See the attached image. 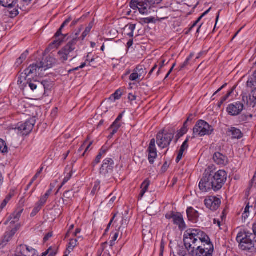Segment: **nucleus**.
I'll return each instance as SVG.
<instances>
[{
  "mask_svg": "<svg viewBox=\"0 0 256 256\" xmlns=\"http://www.w3.org/2000/svg\"><path fill=\"white\" fill-rule=\"evenodd\" d=\"M210 238L204 232L200 229H188L186 230L184 236V243L188 254L190 251L194 250Z\"/></svg>",
  "mask_w": 256,
  "mask_h": 256,
  "instance_id": "nucleus-1",
  "label": "nucleus"
},
{
  "mask_svg": "<svg viewBox=\"0 0 256 256\" xmlns=\"http://www.w3.org/2000/svg\"><path fill=\"white\" fill-rule=\"evenodd\" d=\"M240 248L250 253L256 252V236L252 233L242 230L240 232L236 238Z\"/></svg>",
  "mask_w": 256,
  "mask_h": 256,
  "instance_id": "nucleus-2",
  "label": "nucleus"
},
{
  "mask_svg": "<svg viewBox=\"0 0 256 256\" xmlns=\"http://www.w3.org/2000/svg\"><path fill=\"white\" fill-rule=\"evenodd\" d=\"M163 0H132L130 6L133 10H138L142 14H148L151 13L154 5L160 4Z\"/></svg>",
  "mask_w": 256,
  "mask_h": 256,
  "instance_id": "nucleus-3",
  "label": "nucleus"
},
{
  "mask_svg": "<svg viewBox=\"0 0 256 256\" xmlns=\"http://www.w3.org/2000/svg\"><path fill=\"white\" fill-rule=\"evenodd\" d=\"M176 130L174 128H168L159 132L156 136V142L158 146L162 148L168 146L174 138Z\"/></svg>",
  "mask_w": 256,
  "mask_h": 256,
  "instance_id": "nucleus-4",
  "label": "nucleus"
},
{
  "mask_svg": "<svg viewBox=\"0 0 256 256\" xmlns=\"http://www.w3.org/2000/svg\"><path fill=\"white\" fill-rule=\"evenodd\" d=\"M190 256H213L214 246L210 239L203 244H200L194 250L190 251Z\"/></svg>",
  "mask_w": 256,
  "mask_h": 256,
  "instance_id": "nucleus-5",
  "label": "nucleus"
},
{
  "mask_svg": "<svg viewBox=\"0 0 256 256\" xmlns=\"http://www.w3.org/2000/svg\"><path fill=\"white\" fill-rule=\"evenodd\" d=\"M212 183H214V191L217 192L220 190L227 179V174L224 170H219L216 172H210Z\"/></svg>",
  "mask_w": 256,
  "mask_h": 256,
  "instance_id": "nucleus-6",
  "label": "nucleus"
},
{
  "mask_svg": "<svg viewBox=\"0 0 256 256\" xmlns=\"http://www.w3.org/2000/svg\"><path fill=\"white\" fill-rule=\"evenodd\" d=\"M48 86V84L46 81L44 80L40 82L35 79L29 78L25 84L24 88H30L36 94H42L43 92L46 91Z\"/></svg>",
  "mask_w": 256,
  "mask_h": 256,
  "instance_id": "nucleus-7",
  "label": "nucleus"
},
{
  "mask_svg": "<svg viewBox=\"0 0 256 256\" xmlns=\"http://www.w3.org/2000/svg\"><path fill=\"white\" fill-rule=\"evenodd\" d=\"M212 126L204 120H198L193 128L194 134H197L200 136L210 135L214 132Z\"/></svg>",
  "mask_w": 256,
  "mask_h": 256,
  "instance_id": "nucleus-8",
  "label": "nucleus"
},
{
  "mask_svg": "<svg viewBox=\"0 0 256 256\" xmlns=\"http://www.w3.org/2000/svg\"><path fill=\"white\" fill-rule=\"evenodd\" d=\"M114 168V162L111 158H106L103 160L100 168L99 174L100 177L109 178L112 174Z\"/></svg>",
  "mask_w": 256,
  "mask_h": 256,
  "instance_id": "nucleus-9",
  "label": "nucleus"
},
{
  "mask_svg": "<svg viewBox=\"0 0 256 256\" xmlns=\"http://www.w3.org/2000/svg\"><path fill=\"white\" fill-rule=\"evenodd\" d=\"M17 0H0V4L5 7V15L10 18H14L19 14L18 10L14 8Z\"/></svg>",
  "mask_w": 256,
  "mask_h": 256,
  "instance_id": "nucleus-10",
  "label": "nucleus"
},
{
  "mask_svg": "<svg viewBox=\"0 0 256 256\" xmlns=\"http://www.w3.org/2000/svg\"><path fill=\"white\" fill-rule=\"evenodd\" d=\"M209 170H206L204 176L199 183V188L200 190L204 192H208L211 190H214V183L212 179Z\"/></svg>",
  "mask_w": 256,
  "mask_h": 256,
  "instance_id": "nucleus-11",
  "label": "nucleus"
},
{
  "mask_svg": "<svg viewBox=\"0 0 256 256\" xmlns=\"http://www.w3.org/2000/svg\"><path fill=\"white\" fill-rule=\"evenodd\" d=\"M36 122V117H32L24 122H18L16 125V128L20 131L23 135H28L32 130Z\"/></svg>",
  "mask_w": 256,
  "mask_h": 256,
  "instance_id": "nucleus-12",
  "label": "nucleus"
},
{
  "mask_svg": "<svg viewBox=\"0 0 256 256\" xmlns=\"http://www.w3.org/2000/svg\"><path fill=\"white\" fill-rule=\"evenodd\" d=\"M244 109V103L242 102H236L229 104L226 108V112L230 116H236L240 115Z\"/></svg>",
  "mask_w": 256,
  "mask_h": 256,
  "instance_id": "nucleus-13",
  "label": "nucleus"
},
{
  "mask_svg": "<svg viewBox=\"0 0 256 256\" xmlns=\"http://www.w3.org/2000/svg\"><path fill=\"white\" fill-rule=\"evenodd\" d=\"M72 20V18L71 16H69L67 19H66L64 22L62 23L60 28L56 33L54 36L57 38L60 36H61V38H58V39H56L52 43V45H54L56 47L59 46L61 44L64 42V39L67 36L68 34H62V30L64 28V26H67Z\"/></svg>",
  "mask_w": 256,
  "mask_h": 256,
  "instance_id": "nucleus-14",
  "label": "nucleus"
},
{
  "mask_svg": "<svg viewBox=\"0 0 256 256\" xmlns=\"http://www.w3.org/2000/svg\"><path fill=\"white\" fill-rule=\"evenodd\" d=\"M220 200L216 196H210L204 200V204L206 208L212 211L216 210L220 207Z\"/></svg>",
  "mask_w": 256,
  "mask_h": 256,
  "instance_id": "nucleus-15",
  "label": "nucleus"
},
{
  "mask_svg": "<svg viewBox=\"0 0 256 256\" xmlns=\"http://www.w3.org/2000/svg\"><path fill=\"white\" fill-rule=\"evenodd\" d=\"M78 40L76 38H73L67 44L62 48V52H64L68 56L72 57V60L75 56L72 54V52L76 49V46L77 44Z\"/></svg>",
  "mask_w": 256,
  "mask_h": 256,
  "instance_id": "nucleus-16",
  "label": "nucleus"
},
{
  "mask_svg": "<svg viewBox=\"0 0 256 256\" xmlns=\"http://www.w3.org/2000/svg\"><path fill=\"white\" fill-rule=\"evenodd\" d=\"M17 230V228L15 227L12 228L10 230L6 231L2 238V240L0 242V246H2V247L6 246V244L12 240Z\"/></svg>",
  "mask_w": 256,
  "mask_h": 256,
  "instance_id": "nucleus-17",
  "label": "nucleus"
},
{
  "mask_svg": "<svg viewBox=\"0 0 256 256\" xmlns=\"http://www.w3.org/2000/svg\"><path fill=\"white\" fill-rule=\"evenodd\" d=\"M212 158L215 163L221 166L226 165L228 161V157L220 152H216L213 155Z\"/></svg>",
  "mask_w": 256,
  "mask_h": 256,
  "instance_id": "nucleus-18",
  "label": "nucleus"
},
{
  "mask_svg": "<svg viewBox=\"0 0 256 256\" xmlns=\"http://www.w3.org/2000/svg\"><path fill=\"white\" fill-rule=\"evenodd\" d=\"M54 62V58L51 56H46L45 59H43L42 61L38 63L39 64V68H44L45 70L52 68Z\"/></svg>",
  "mask_w": 256,
  "mask_h": 256,
  "instance_id": "nucleus-19",
  "label": "nucleus"
},
{
  "mask_svg": "<svg viewBox=\"0 0 256 256\" xmlns=\"http://www.w3.org/2000/svg\"><path fill=\"white\" fill-rule=\"evenodd\" d=\"M187 216L188 220L193 223L198 222L199 214L198 211L192 207H188L186 210Z\"/></svg>",
  "mask_w": 256,
  "mask_h": 256,
  "instance_id": "nucleus-20",
  "label": "nucleus"
},
{
  "mask_svg": "<svg viewBox=\"0 0 256 256\" xmlns=\"http://www.w3.org/2000/svg\"><path fill=\"white\" fill-rule=\"evenodd\" d=\"M174 224L178 225L180 230H184L186 228V224L184 222L182 216L179 212L176 213L174 219L173 220Z\"/></svg>",
  "mask_w": 256,
  "mask_h": 256,
  "instance_id": "nucleus-21",
  "label": "nucleus"
},
{
  "mask_svg": "<svg viewBox=\"0 0 256 256\" xmlns=\"http://www.w3.org/2000/svg\"><path fill=\"white\" fill-rule=\"evenodd\" d=\"M121 126V122H116V120H115L108 129V130H112V132L108 136V138H111L114 136V135L117 132L118 130Z\"/></svg>",
  "mask_w": 256,
  "mask_h": 256,
  "instance_id": "nucleus-22",
  "label": "nucleus"
},
{
  "mask_svg": "<svg viewBox=\"0 0 256 256\" xmlns=\"http://www.w3.org/2000/svg\"><path fill=\"white\" fill-rule=\"evenodd\" d=\"M228 132L231 134L232 138L240 139L242 136V134L240 130L235 127H231Z\"/></svg>",
  "mask_w": 256,
  "mask_h": 256,
  "instance_id": "nucleus-23",
  "label": "nucleus"
},
{
  "mask_svg": "<svg viewBox=\"0 0 256 256\" xmlns=\"http://www.w3.org/2000/svg\"><path fill=\"white\" fill-rule=\"evenodd\" d=\"M150 184V181L148 180H146L141 185L142 190L138 196V200H141L144 196V194L147 192Z\"/></svg>",
  "mask_w": 256,
  "mask_h": 256,
  "instance_id": "nucleus-24",
  "label": "nucleus"
},
{
  "mask_svg": "<svg viewBox=\"0 0 256 256\" xmlns=\"http://www.w3.org/2000/svg\"><path fill=\"white\" fill-rule=\"evenodd\" d=\"M188 125H186V122H184L182 127L180 128V130L178 131L177 134L176 136V140L175 142L176 143L178 141V139L183 136L188 131Z\"/></svg>",
  "mask_w": 256,
  "mask_h": 256,
  "instance_id": "nucleus-25",
  "label": "nucleus"
},
{
  "mask_svg": "<svg viewBox=\"0 0 256 256\" xmlns=\"http://www.w3.org/2000/svg\"><path fill=\"white\" fill-rule=\"evenodd\" d=\"M148 150L149 152L148 156V160L151 164H153L154 159L157 157L156 148L148 149Z\"/></svg>",
  "mask_w": 256,
  "mask_h": 256,
  "instance_id": "nucleus-26",
  "label": "nucleus"
},
{
  "mask_svg": "<svg viewBox=\"0 0 256 256\" xmlns=\"http://www.w3.org/2000/svg\"><path fill=\"white\" fill-rule=\"evenodd\" d=\"M23 210H20L18 212H14L9 218L10 220L13 219L10 223H15L19 220V218Z\"/></svg>",
  "mask_w": 256,
  "mask_h": 256,
  "instance_id": "nucleus-27",
  "label": "nucleus"
},
{
  "mask_svg": "<svg viewBox=\"0 0 256 256\" xmlns=\"http://www.w3.org/2000/svg\"><path fill=\"white\" fill-rule=\"evenodd\" d=\"M134 72L138 74L139 77L143 79L144 75L146 74V69L144 68L142 66H138L134 69Z\"/></svg>",
  "mask_w": 256,
  "mask_h": 256,
  "instance_id": "nucleus-28",
  "label": "nucleus"
},
{
  "mask_svg": "<svg viewBox=\"0 0 256 256\" xmlns=\"http://www.w3.org/2000/svg\"><path fill=\"white\" fill-rule=\"evenodd\" d=\"M250 106L252 107L256 104V88L252 90L250 95Z\"/></svg>",
  "mask_w": 256,
  "mask_h": 256,
  "instance_id": "nucleus-29",
  "label": "nucleus"
},
{
  "mask_svg": "<svg viewBox=\"0 0 256 256\" xmlns=\"http://www.w3.org/2000/svg\"><path fill=\"white\" fill-rule=\"evenodd\" d=\"M256 84V68L253 73L252 77L248 78L246 84L248 87L252 88Z\"/></svg>",
  "mask_w": 256,
  "mask_h": 256,
  "instance_id": "nucleus-30",
  "label": "nucleus"
},
{
  "mask_svg": "<svg viewBox=\"0 0 256 256\" xmlns=\"http://www.w3.org/2000/svg\"><path fill=\"white\" fill-rule=\"evenodd\" d=\"M52 191V188L48 190L44 194V196H42L40 200L38 202L40 204L44 206L45 203L46 202L48 196L51 194V192Z\"/></svg>",
  "mask_w": 256,
  "mask_h": 256,
  "instance_id": "nucleus-31",
  "label": "nucleus"
},
{
  "mask_svg": "<svg viewBox=\"0 0 256 256\" xmlns=\"http://www.w3.org/2000/svg\"><path fill=\"white\" fill-rule=\"evenodd\" d=\"M0 152L3 154H6L8 152V147L2 138H0Z\"/></svg>",
  "mask_w": 256,
  "mask_h": 256,
  "instance_id": "nucleus-32",
  "label": "nucleus"
},
{
  "mask_svg": "<svg viewBox=\"0 0 256 256\" xmlns=\"http://www.w3.org/2000/svg\"><path fill=\"white\" fill-rule=\"evenodd\" d=\"M28 54V50H26L21 54L20 56L16 60V64H17V66H18L22 63L23 61L26 60Z\"/></svg>",
  "mask_w": 256,
  "mask_h": 256,
  "instance_id": "nucleus-33",
  "label": "nucleus"
},
{
  "mask_svg": "<svg viewBox=\"0 0 256 256\" xmlns=\"http://www.w3.org/2000/svg\"><path fill=\"white\" fill-rule=\"evenodd\" d=\"M100 182L99 180H96L94 183V186L92 188V190L91 192V194L92 195H94L99 191L100 190Z\"/></svg>",
  "mask_w": 256,
  "mask_h": 256,
  "instance_id": "nucleus-34",
  "label": "nucleus"
},
{
  "mask_svg": "<svg viewBox=\"0 0 256 256\" xmlns=\"http://www.w3.org/2000/svg\"><path fill=\"white\" fill-rule=\"evenodd\" d=\"M42 205L40 204L39 202H38L36 204V206L32 210V212L30 214V216L34 217V216L38 212L41 210Z\"/></svg>",
  "mask_w": 256,
  "mask_h": 256,
  "instance_id": "nucleus-35",
  "label": "nucleus"
},
{
  "mask_svg": "<svg viewBox=\"0 0 256 256\" xmlns=\"http://www.w3.org/2000/svg\"><path fill=\"white\" fill-rule=\"evenodd\" d=\"M141 22L142 24H148L150 23H155V18L153 16H150L146 18H143L141 19Z\"/></svg>",
  "mask_w": 256,
  "mask_h": 256,
  "instance_id": "nucleus-36",
  "label": "nucleus"
},
{
  "mask_svg": "<svg viewBox=\"0 0 256 256\" xmlns=\"http://www.w3.org/2000/svg\"><path fill=\"white\" fill-rule=\"evenodd\" d=\"M129 79L132 81L137 80L141 81L142 80V78H140L139 77L138 74L137 72H134V70L133 72L130 76Z\"/></svg>",
  "mask_w": 256,
  "mask_h": 256,
  "instance_id": "nucleus-37",
  "label": "nucleus"
},
{
  "mask_svg": "<svg viewBox=\"0 0 256 256\" xmlns=\"http://www.w3.org/2000/svg\"><path fill=\"white\" fill-rule=\"evenodd\" d=\"M60 60L64 62V61H66L68 60V56H67V54L64 52H62V49L60 50L58 53Z\"/></svg>",
  "mask_w": 256,
  "mask_h": 256,
  "instance_id": "nucleus-38",
  "label": "nucleus"
},
{
  "mask_svg": "<svg viewBox=\"0 0 256 256\" xmlns=\"http://www.w3.org/2000/svg\"><path fill=\"white\" fill-rule=\"evenodd\" d=\"M40 69L39 68V64L38 63H36L35 64H32L28 68L29 71L31 74H34L36 72L37 69Z\"/></svg>",
  "mask_w": 256,
  "mask_h": 256,
  "instance_id": "nucleus-39",
  "label": "nucleus"
},
{
  "mask_svg": "<svg viewBox=\"0 0 256 256\" xmlns=\"http://www.w3.org/2000/svg\"><path fill=\"white\" fill-rule=\"evenodd\" d=\"M235 88H236V87H234V86L228 92V93L226 94V96H224L221 98V104H223L224 102H226L228 99V98L234 92Z\"/></svg>",
  "mask_w": 256,
  "mask_h": 256,
  "instance_id": "nucleus-40",
  "label": "nucleus"
},
{
  "mask_svg": "<svg viewBox=\"0 0 256 256\" xmlns=\"http://www.w3.org/2000/svg\"><path fill=\"white\" fill-rule=\"evenodd\" d=\"M193 56V54H191L188 58L186 60L182 63L180 66V70H182L184 68H185L189 63L190 60L192 58Z\"/></svg>",
  "mask_w": 256,
  "mask_h": 256,
  "instance_id": "nucleus-41",
  "label": "nucleus"
},
{
  "mask_svg": "<svg viewBox=\"0 0 256 256\" xmlns=\"http://www.w3.org/2000/svg\"><path fill=\"white\" fill-rule=\"evenodd\" d=\"M102 156H100V154H98V156H96L95 160L94 161L92 162V168H94L95 166L100 162V160L102 158Z\"/></svg>",
  "mask_w": 256,
  "mask_h": 256,
  "instance_id": "nucleus-42",
  "label": "nucleus"
},
{
  "mask_svg": "<svg viewBox=\"0 0 256 256\" xmlns=\"http://www.w3.org/2000/svg\"><path fill=\"white\" fill-rule=\"evenodd\" d=\"M185 150H182V148H180L179 152H178V156L176 158V163H178L180 160L182 158V156H183V154Z\"/></svg>",
  "mask_w": 256,
  "mask_h": 256,
  "instance_id": "nucleus-43",
  "label": "nucleus"
},
{
  "mask_svg": "<svg viewBox=\"0 0 256 256\" xmlns=\"http://www.w3.org/2000/svg\"><path fill=\"white\" fill-rule=\"evenodd\" d=\"M122 95V92L120 90H116L115 92L112 94L115 100H118L120 98Z\"/></svg>",
  "mask_w": 256,
  "mask_h": 256,
  "instance_id": "nucleus-44",
  "label": "nucleus"
},
{
  "mask_svg": "<svg viewBox=\"0 0 256 256\" xmlns=\"http://www.w3.org/2000/svg\"><path fill=\"white\" fill-rule=\"evenodd\" d=\"M164 247L165 242H164V240L162 239L160 242V256H163Z\"/></svg>",
  "mask_w": 256,
  "mask_h": 256,
  "instance_id": "nucleus-45",
  "label": "nucleus"
},
{
  "mask_svg": "<svg viewBox=\"0 0 256 256\" xmlns=\"http://www.w3.org/2000/svg\"><path fill=\"white\" fill-rule=\"evenodd\" d=\"M74 196L73 192L72 190H68L64 194V196L66 198H71Z\"/></svg>",
  "mask_w": 256,
  "mask_h": 256,
  "instance_id": "nucleus-46",
  "label": "nucleus"
},
{
  "mask_svg": "<svg viewBox=\"0 0 256 256\" xmlns=\"http://www.w3.org/2000/svg\"><path fill=\"white\" fill-rule=\"evenodd\" d=\"M30 74H31L30 73L28 68H27L24 70V72L21 74V76L24 78V80H26V78Z\"/></svg>",
  "mask_w": 256,
  "mask_h": 256,
  "instance_id": "nucleus-47",
  "label": "nucleus"
},
{
  "mask_svg": "<svg viewBox=\"0 0 256 256\" xmlns=\"http://www.w3.org/2000/svg\"><path fill=\"white\" fill-rule=\"evenodd\" d=\"M91 30V28L87 27L86 28L84 31L82 32V40H84V38L88 34Z\"/></svg>",
  "mask_w": 256,
  "mask_h": 256,
  "instance_id": "nucleus-48",
  "label": "nucleus"
},
{
  "mask_svg": "<svg viewBox=\"0 0 256 256\" xmlns=\"http://www.w3.org/2000/svg\"><path fill=\"white\" fill-rule=\"evenodd\" d=\"M43 170V168L42 167L41 168H40L38 171L36 173V174L34 175V176L32 178V182H34L36 179L38 178V176L40 175V174L42 173V171Z\"/></svg>",
  "mask_w": 256,
  "mask_h": 256,
  "instance_id": "nucleus-49",
  "label": "nucleus"
},
{
  "mask_svg": "<svg viewBox=\"0 0 256 256\" xmlns=\"http://www.w3.org/2000/svg\"><path fill=\"white\" fill-rule=\"evenodd\" d=\"M211 10V8H209L207 10H206L205 12H204L198 18V20L195 22L197 24L199 22L202 20V18L205 16L206 14H207Z\"/></svg>",
  "mask_w": 256,
  "mask_h": 256,
  "instance_id": "nucleus-50",
  "label": "nucleus"
},
{
  "mask_svg": "<svg viewBox=\"0 0 256 256\" xmlns=\"http://www.w3.org/2000/svg\"><path fill=\"white\" fill-rule=\"evenodd\" d=\"M211 10V8H209L207 10H206L205 12H204L198 18V20L195 22L197 24L199 22L202 20V18L205 16L206 14H207Z\"/></svg>",
  "mask_w": 256,
  "mask_h": 256,
  "instance_id": "nucleus-51",
  "label": "nucleus"
},
{
  "mask_svg": "<svg viewBox=\"0 0 256 256\" xmlns=\"http://www.w3.org/2000/svg\"><path fill=\"white\" fill-rule=\"evenodd\" d=\"M136 26L135 24H129L126 26L125 28H128L130 32H134L136 28Z\"/></svg>",
  "mask_w": 256,
  "mask_h": 256,
  "instance_id": "nucleus-52",
  "label": "nucleus"
},
{
  "mask_svg": "<svg viewBox=\"0 0 256 256\" xmlns=\"http://www.w3.org/2000/svg\"><path fill=\"white\" fill-rule=\"evenodd\" d=\"M24 80V78L22 77L21 74H20V76H19L18 78V84L20 85V87H21L22 88H24L25 85L24 84H22Z\"/></svg>",
  "mask_w": 256,
  "mask_h": 256,
  "instance_id": "nucleus-53",
  "label": "nucleus"
},
{
  "mask_svg": "<svg viewBox=\"0 0 256 256\" xmlns=\"http://www.w3.org/2000/svg\"><path fill=\"white\" fill-rule=\"evenodd\" d=\"M176 215V213L174 212H170L166 214V218L168 220L172 218L174 220Z\"/></svg>",
  "mask_w": 256,
  "mask_h": 256,
  "instance_id": "nucleus-54",
  "label": "nucleus"
},
{
  "mask_svg": "<svg viewBox=\"0 0 256 256\" xmlns=\"http://www.w3.org/2000/svg\"><path fill=\"white\" fill-rule=\"evenodd\" d=\"M188 138H187L182 144L180 148L184 150H186L188 147Z\"/></svg>",
  "mask_w": 256,
  "mask_h": 256,
  "instance_id": "nucleus-55",
  "label": "nucleus"
},
{
  "mask_svg": "<svg viewBox=\"0 0 256 256\" xmlns=\"http://www.w3.org/2000/svg\"><path fill=\"white\" fill-rule=\"evenodd\" d=\"M19 246H24L26 248V252L24 253V256H27L28 254L32 250H34L32 248H30L28 246L26 245L21 244Z\"/></svg>",
  "mask_w": 256,
  "mask_h": 256,
  "instance_id": "nucleus-56",
  "label": "nucleus"
},
{
  "mask_svg": "<svg viewBox=\"0 0 256 256\" xmlns=\"http://www.w3.org/2000/svg\"><path fill=\"white\" fill-rule=\"evenodd\" d=\"M52 232H48L44 238V242H46L48 241L50 238L52 236Z\"/></svg>",
  "mask_w": 256,
  "mask_h": 256,
  "instance_id": "nucleus-57",
  "label": "nucleus"
},
{
  "mask_svg": "<svg viewBox=\"0 0 256 256\" xmlns=\"http://www.w3.org/2000/svg\"><path fill=\"white\" fill-rule=\"evenodd\" d=\"M155 143L156 141L154 138L151 140L148 149L156 148Z\"/></svg>",
  "mask_w": 256,
  "mask_h": 256,
  "instance_id": "nucleus-58",
  "label": "nucleus"
},
{
  "mask_svg": "<svg viewBox=\"0 0 256 256\" xmlns=\"http://www.w3.org/2000/svg\"><path fill=\"white\" fill-rule=\"evenodd\" d=\"M77 239H71L69 242V246H70L74 248L76 246H77Z\"/></svg>",
  "mask_w": 256,
  "mask_h": 256,
  "instance_id": "nucleus-59",
  "label": "nucleus"
},
{
  "mask_svg": "<svg viewBox=\"0 0 256 256\" xmlns=\"http://www.w3.org/2000/svg\"><path fill=\"white\" fill-rule=\"evenodd\" d=\"M165 62H166V60H162L160 64V68L158 70V71L157 72V75L158 76L160 73V69L164 66L165 64Z\"/></svg>",
  "mask_w": 256,
  "mask_h": 256,
  "instance_id": "nucleus-60",
  "label": "nucleus"
},
{
  "mask_svg": "<svg viewBox=\"0 0 256 256\" xmlns=\"http://www.w3.org/2000/svg\"><path fill=\"white\" fill-rule=\"evenodd\" d=\"M86 65V62L82 63L80 66L72 70H70L68 71L69 72H70L72 71H76L78 70L79 68H84Z\"/></svg>",
  "mask_w": 256,
  "mask_h": 256,
  "instance_id": "nucleus-61",
  "label": "nucleus"
},
{
  "mask_svg": "<svg viewBox=\"0 0 256 256\" xmlns=\"http://www.w3.org/2000/svg\"><path fill=\"white\" fill-rule=\"evenodd\" d=\"M128 98L130 100L133 101L136 99V96L132 94H129Z\"/></svg>",
  "mask_w": 256,
  "mask_h": 256,
  "instance_id": "nucleus-62",
  "label": "nucleus"
},
{
  "mask_svg": "<svg viewBox=\"0 0 256 256\" xmlns=\"http://www.w3.org/2000/svg\"><path fill=\"white\" fill-rule=\"evenodd\" d=\"M56 254V250H54L52 248V250L50 251V253H48V256H55Z\"/></svg>",
  "mask_w": 256,
  "mask_h": 256,
  "instance_id": "nucleus-63",
  "label": "nucleus"
},
{
  "mask_svg": "<svg viewBox=\"0 0 256 256\" xmlns=\"http://www.w3.org/2000/svg\"><path fill=\"white\" fill-rule=\"evenodd\" d=\"M81 18H82L74 20L70 24V26L72 27V26H76L79 22V21L81 20Z\"/></svg>",
  "mask_w": 256,
  "mask_h": 256,
  "instance_id": "nucleus-64",
  "label": "nucleus"
}]
</instances>
